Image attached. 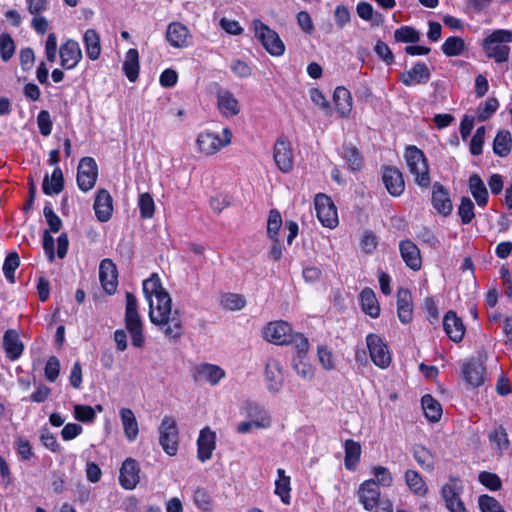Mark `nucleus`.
I'll return each instance as SVG.
<instances>
[{
    "instance_id": "nucleus-48",
    "label": "nucleus",
    "mask_w": 512,
    "mask_h": 512,
    "mask_svg": "<svg viewBox=\"0 0 512 512\" xmlns=\"http://www.w3.org/2000/svg\"><path fill=\"white\" fill-rule=\"evenodd\" d=\"M165 291L166 290L162 287L161 280L156 273L152 274L150 278L143 282V293L148 301Z\"/></svg>"
},
{
    "instance_id": "nucleus-5",
    "label": "nucleus",
    "mask_w": 512,
    "mask_h": 512,
    "mask_svg": "<svg viewBox=\"0 0 512 512\" xmlns=\"http://www.w3.org/2000/svg\"><path fill=\"white\" fill-rule=\"evenodd\" d=\"M404 157L410 173L415 176L416 184L423 188L429 187L431 184L429 165L423 151L410 145L406 148Z\"/></svg>"
},
{
    "instance_id": "nucleus-9",
    "label": "nucleus",
    "mask_w": 512,
    "mask_h": 512,
    "mask_svg": "<svg viewBox=\"0 0 512 512\" xmlns=\"http://www.w3.org/2000/svg\"><path fill=\"white\" fill-rule=\"evenodd\" d=\"M165 39L169 45L176 49H185L192 45L193 36L189 28L179 21L168 24Z\"/></svg>"
},
{
    "instance_id": "nucleus-22",
    "label": "nucleus",
    "mask_w": 512,
    "mask_h": 512,
    "mask_svg": "<svg viewBox=\"0 0 512 512\" xmlns=\"http://www.w3.org/2000/svg\"><path fill=\"white\" fill-rule=\"evenodd\" d=\"M112 202V196L106 189L98 190L93 208L99 221L107 222L111 218L113 212Z\"/></svg>"
},
{
    "instance_id": "nucleus-45",
    "label": "nucleus",
    "mask_w": 512,
    "mask_h": 512,
    "mask_svg": "<svg viewBox=\"0 0 512 512\" xmlns=\"http://www.w3.org/2000/svg\"><path fill=\"white\" fill-rule=\"evenodd\" d=\"M306 354L307 351L300 352L299 349H296V356L293 358V368L300 377L311 380L314 373L312 366L305 362Z\"/></svg>"
},
{
    "instance_id": "nucleus-43",
    "label": "nucleus",
    "mask_w": 512,
    "mask_h": 512,
    "mask_svg": "<svg viewBox=\"0 0 512 512\" xmlns=\"http://www.w3.org/2000/svg\"><path fill=\"white\" fill-rule=\"evenodd\" d=\"M512 147V137L508 130H501L497 133L493 141V151L500 157H506Z\"/></svg>"
},
{
    "instance_id": "nucleus-24",
    "label": "nucleus",
    "mask_w": 512,
    "mask_h": 512,
    "mask_svg": "<svg viewBox=\"0 0 512 512\" xmlns=\"http://www.w3.org/2000/svg\"><path fill=\"white\" fill-rule=\"evenodd\" d=\"M265 377L269 391L276 393L283 385V374L280 362L275 358H269L265 365Z\"/></svg>"
},
{
    "instance_id": "nucleus-11",
    "label": "nucleus",
    "mask_w": 512,
    "mask_h": 512,
    "mask_svg": "<svg viewBox=\"0 0 512 512\" xmlns=\"http://www.w3.org/2000/svg\"><path fill=\"white\" fill-rule=\"evenodd\" d=\"M366 342L372 362L380 368L388 367L391 363V355L383 340L376 334H369Z\"/></svg>"
},
{
    "instance_id": "nucleus-62",
    "label": "nucleus",
    "mask_w": 512,
    "mask_h": 512,
    "mask_svg": "<svg viewBox=\"0 0 512 512\" xmlns=\"http://www.w3.org/2000/svg\"><path fill=\"white\" fill-rule=\"evenodd\" d=\"M479 482L492 491H497L501 488V480L498 475L483 471L478 476Z\"/></svg>"
},
{
    "instance_id": "nucleus-50",
    "label": "nucleus",
    "mask_w": 512,
    "mask_h": 512,
    "mask_svg": "<svg viewBox=\"0 0 512 512\" xmlns=\"http://www.w3.org/2000/svg\"><path fill=\"white\" fill-rule=\"evenodd\" d=\"M20 265V258L16 252H10L3 264V273L10 283H15V271Z\"/></svg>"
},
{
    "instance_id": "nucleus-25",
    "label": "nucleus",
    "mask_w": 512,
    "mask_h": 512,
    "mask_svg": "<svg viewBox=\"0 0 512 512\" xmlns=\"http://www.w3.org/2000/svg\"><path fill=\"white\" fill-rule=\"evenodd\" d=\"M462 373L468 384L481 386L485 381V367L478 360L472 359L462 366Z\"/></svg>"
},
{
    "instance_id": "nucleus-10",
    "label": "nucleus",
    "mask_w": 512,
    "mask_h": 512,
    "mask_svg": "<svg viewBox=\"0 0 512 512\" xmlns=\"http://www.w3.org/2000/svg\"><path fill=\"white\" fill-rule=\"evenodd\" d=\"M98 166L92 157H83L77 168V185L80 190H91L97 181Z\"/></svg>"
},
{
    "instance_id": "nucleus-49",
    "label": "nucleus",
    "mask_w": 512,
    "mask_h": 512,
    "mask_svg": "<svg viewBox=\"0 0 512 512\" xmlns=\"http://www.w3.org/2000/svg\"><path fill=\"white\" fill-rule=\"evenodd\" d=\"M396 42L417 43L420 40V33L411 26H402L394 32Z\"/></svg>"
},
{
    "instance_id": "nucleus-40",
    "label": "nucleus",
    "mask_w": 512,
    "mask_h": 512,
    "mask_svg": "<svg viewBox=\"0 0 512 512\" xmlns=\"http://www.w3.org/2000/svg\"><path fill=\"white\" fill-rule=\"evenodd\" d=\"M123 71L130 82H135L139 75V54L136 49H129L123 63Z\"/></svg>"
},
{
    "instance_id": "nucleus-54",
    "label": "nucleus",
    "mask_w": 512,
    "mask_h": 512,
    "mask_svg": "<svg viewBox=\"0 0 512 512\" xmlns=\"http://www.w3.org/2000/svg\"><path fill=\"white\" fill-rule=\"evenodd\" d=\"M499 107V102L496 98H489L484 103L480 104L477 108V117L479 121H486Z\"/></svg>"
},
{
    "instance_id": "nucleus-6",
    "label": "nucleus",
    "mask_w": 512,
    "mask_h": 512,
    "mask_svg": "<svg viewBox=\"0 0 512 512\" xmlns=\"http://www.w3.org/2000/svg\"><path fill=\"white\" fill-rule=\"evenodd\" d=\"M253 27L256 38L268 53L273 56H281L284 54L285 45L274 30L258 19L253 21Z\"/></svg>"
},
{
    "instance_id": "nucleus-59",
    "label": "nucleus",
    "mask_w": 512,
    "mask_h": 512,
    "mask_svg": "<svg viewBox=\"0 0 512 512\" xmlns=\"http://www.w3.org/2000/svg\"><path fill=\"white\" fill-rule=\"evenodd\" d=\"M43 214L46 219L47 224L49 225V231L53 233H57L62 227V220L59 216L53 211L51 205L47 203L43 209Z\"/></svg>"
},
{
    "instance_id": "nucleus-29",
    "label": "nucleus",
    "mask_w": 512,
    "mask_h": 512,
    "mask_svg": "<svg viewBox=\"0 0 512 512\" xmlns=\"http://www.w3.org/2000/svg\"><path fill=\"white\" fill-rule=\"evenodd\" d=\"M3 347L5 349L6 356L12 361L18 359L24 350V346L19 339L18 333L13 329H9L4 333Z\"/></svg>"
},
{
    "instance_id": "nucleus-30",
    "label": "nucleus",
    "mask_w": 512,
    "mask_h": 512,
    "mask_svg": "<svg viewBox=\"0 0 512 512\" xmlns=\"http://www.w3.org/2000/svg\"><path fill=\"white\" fill-rule=\"evenodd\" d=\"M196 142L199 150L207 155H213L222 148V139L211 132L199 134Z\"/></svg>"
},
{
    "instance_id": "nucleus-17",
    "label": "nucleus",
    "mask_w": 512,
    "mask_h": 512,
    "mask_svg": "<svg viewBox=\"0 0 512 512\" xmlns=\"http://www.w3.org/2000/svg\"><path fill=\"white\" fill-rule=\"evenodd\" d=\"M215 448L216 433L209 427L201 429L197 440V458L201 462L209 460Z\"/></svg>"
},
{
    "instance_id": "nucleus-34",
    "label": "nucleus",
    "mask_w": 512,
    "mask_h": 512,
    "mask_svg": "<svg viewBox=\"0 0 512 512\" xmlns=\"http://www.w3.org/2000/svg\"><path fill=\"white\" fill-rule=\"evenodd\" d=\"M345 457L344 465L347 470L354 471L360 461L361 445L352 439H347L344 443Z\"/></svg>"
},
{
    "instance_id": "nucleus-46",
    "label": "nucleus",
    "mask_w": 512,
    "mask_h": 512,
    "mask_svg": "<svg viewBox=\"0 0 512 512\" xmlns=\"http://www.w3.org/2000/svg\"><path fill=\"white\" fill-rule=\"evenodd\" d=\"M343 158L345 159L348 168L355 172L359 171L363 166V157L360 151L352 145H344Z\"/></svg>"
},
{
    "instance_id": "nucleus-27",
    "label": "nucleus",
    "mask_w": 512,
    "mask_h": 512,
    "mask_svg": "<svg viewBox=\"0 0 512 512\" xmlns=\"http://www.w3.org/2000/svg\"><path fill=\"white\" fill-rule=\"evenodd\" d=\"M412 295L408 289L399 288L397 292V314L403 324L412 320Z\"/></svg>"
},
{
    "instance_id": "nucleus-39",
    "label": "nucleus",
    "mask_w": 512,
    "mask_h": 512,
    "mask_svg": "<svg viewBox=\"0 0 512 512\" xmlns=\"http://www.w3.org/2000/svg\"><path fill=\"white\" fill-rule=\"evenodd\" d=\"M87 56L91 60H97L101 53L100 36L94 29H88L83 37Z\"/></svg>"
},
{
    "instance_id": "nucleus-57",
    "label": "nucleus",
    "mask_w": 512,
    "mask_h": 512,
    "mask_svg": "<svg viewBox=\"0 0 512 512\" xmlns=\"http://www.w3.org/2000/svg\"><path fill=\"white\" fill-rule=\"evenodd\" d=\"M138 205L142 218H151L154 215L155 205L152 196L149 193H142L139 196Z\"/></svg>"
},
{
    "instance_id": "nucleus-44",
    "label": "nucleus",
    "mask_w": 512,
    "mask_h": 512,
    "mask_svg": "<svg viewBox=\"0 0 512 512\" xmlns=\"http://www.w3.org/2000/svg\"><path fill=\"white\" fill-rule=\"evenodd\" d=\"M488 438L499 455H502L503 452L509 448L510 442L506 429L503 426L496 427L489 433Z\"/></svg>"
},
{
    "instance_id": "nucleus-55",
    "label": "nucleus",
    "mask_w": 512,
    "mask_h": 512,
    "mask_svg": "<svg viewBox=\"0 0 512 512\" xmlns=\"http://www.w3.org/2000/svg\"><path fill=\"white\" fill-rule=\"evenodd\" d=\"M458 214L461 218L462 224H469L473 218L474 214V203L468 197H462L460 206L458 208Z\"/></svg>"
},
{
    "instance_id": "nucleus-1",
    "label": "nucleus",
    "mask_w": 512,
    "mask_h": 512,
    "mask_svg": "<svg viewBox=\"0 0 512 512\" xmlns=\"http://www.w3.org/2000/svg\"><path fill=\"white\" fill-rule=\"evenodd\" d=\"M149 302V318L170 340H178L183 334V322L178 309L172 311V299L167 291Z\"/></svg>"
},
{
    "instance_id": "nucleus-35",
    "label": "nucleus",
    "mask_w": 512,
    "mask_h": 512,
    "mask_svg": "<svg viewBox=\"0 0 512 512\" xmlns=\"http://www.w3.org/2000/svg\"><path fill=\"white\" fill-rule=\"evenodd\" d=\"M120 418L126 438L129 441H134L138 436L139 428L133 411L129 408H122L120 410Z\"/></svg>"
},
{
    "instance_id": "nucleus-23",
    "label": "nucleus",
    "mask_w": 512,
    "mask_h": 512,
    "mask_svg": "<svg viewBox=\"0 0 512 512\" xmlns=\"http://www.w3.org/2000/svg\"><path fill=\"white\" fill-rule=\"evenodd\" d=\"M225 376V371L217 365L202 363L195 367L193 377L195 381H205L216 385Z\"/></svg>"
},
{
    "instance_id": "nucleus-16",
    "label": "nucleus",
    "mask_w": 512,
    "mask_h": 512,
    "mask_svg": "<svg viewBox=\"0 0 512 512\" xmlns=\"http://www.w3.org/2000/svg\"><path fill=\"white\" fill-rule=\"evenodd\" d=\"M99 278L104 291L112 295L118 285V272L116 265L110 259H103L99 266Z\"/></svg>"
},
{
    "instance_id": "nucleus-4",
    "label": "nucleus",
    "mask_w": 512,
    "mask_h": 512,
    "mask_svg": "<svg viewBox=\"0 0 512 512\" xmlns=\"http://www.w3.org/2000/svg\"><path fill=\"white\" fill-rule=\"evenodd\" d=\"M125 297V327L131 335L132 345L141 348L144 345L145 339L143 335V323L138 312V301L131 292H126Z\"/></svg>"
},
{
    "instance_id": "nucleus-8",
    "label": "nucleus",
    "mask_w": 512,
    "mask_h": 512,
    "mask_svg": "<svg viewBox=\"0 0 512 512\" xmlns=\"http://www.w3.org/2000/svg\"><path fill=\"white\" fill-rule=\"evenodd\" d=\"M316 215L321 224L328 228H334L338 224V214L332 199L325 194H317L315 197Z\"/></svg>"
},
{
    "instance_id": "nucleus-53",
    "label": "nucleus",
    "mask_w": 512,
    "mask_h": 512,
    "mask_svg": "<svg viewBox=\"0 0 512 512\" xmlns=\"http://www.w3.org/2000/svg\"><path fill=\"white\" fill-rule=\"evenodd\" d=\"M221 304L224 308L235 311L241 310L245 306L246 301L240 294L226 293L221 297Z\"/></svg>"
},
{
    "instance_id": "nucleus-36",
    "label": "nucleus",
    "mask_w": 512,
    "mask_h": 512,
    "mask_svg": "<svg viewBox=\"0 0 512 512\" xmlns=\"http://www.w3.org/2000/svg\"><path fill=\"white\" fill-rule=\"evenodd\" d=\"M64 188V177L63 172L59 167H56L51 175V181L49 182V176L45 175L42 183V190L46 195L59 194Z\"/></svg>"
},
{
    "instance_id": "nucleus-52",
    "label": "nucleus",
    "mask_w": 512,
    "mask_h": 512,
    "mask_svg": "<svg viewBox=\"0 0 512 512\" xmlns=\"http://www.w3.org/2000/svg\"><path fill=\"white\" fill-rule=\"evenodd\" d=\"M282 217L279 211L271 210L267 221V234L272 240L278 239V233L282 227Z\"/></svg>"
},
{
    "instance_id": "nucleus-3",
    "label": "nucleus",
    "mask_w": 512,
    "mask_h": 512,
    "mask_svg": "<svg viewBox=\"0 0 512 512\" xmlns=\"http://www.w3.org/2000/svg\"><path fill=\"white\" fill-rule=\"evenodd\" d=\"M512 42V31L498 29L493 31L483 40L485 55L494 59L496 63H503L509 59L510 47L507 43Z\"/></svg>"
},
{
    "instance_id": "nucleus-63",
    "label": "nucleus",
    "mask_w": 512,
    "mask_h": 512,
    "mask_svg": "<svg viewBox=\"0 0 512 512\" xmlns=\"http://www.w3.org/2000/svg\"><path fill=\"white\" fill-rule=\"evenodd\" d=\"M45 377L49 382H55L60 373V362L57 357L51 356L45 365Z\"/></svg>"
},
{
    "instance_id": "nucleus-20",
    "label": "nucleus",
    "mask_w": 512,
    "mask_h": 512,
    "mask_svg": "<svg viewBox=\"0 0 512 512\" xmlns=\"http://www.w3.org/2000/svg\"><path fill=\"white\" fill-rule=\"evenodd\" d=\"M432 205L443 216L451 214L453 205L448 190L439 182L432 187Z\"/></svg>"
},
{
    "instance_id": "nucleus-60",
    "label": "nucleus",
    "mask_w": 512,
    "mask_h": 512,
    "mask_svg": "<svg viewBox=\"0 0 512 512\" xmlns=\"http://www.w3.org/2000/svg\"><path fill=\"white\" fill-rule=\"evenodd\" d=\"M290 478L277 479L275 482V494H277L281 501L288 505L290 504Z\"/></svg>"
},
{
    "instance_id": "nucleus-2",
    "label": "nucleus",
    "mask_w": 512,
    "mask_h": 512,
    "mask_svg": "<svg viewBox=\"0 0 512 512\" xmlns=\"http://www.w3.org/2000/svg\"><path fill=\"white\" fill-rule=\"evenodd\" d=\"M264 337L267 341L276 345H294L300 352L308 351V339L301 333H292L291 326L286 321L270 322L264 329Z\"/></svg>"
},
{
    "instance_id": "nucleus-51",
    "label": "nucleus",
    "mask_w": 512,
    "mask_h": 512,
    "mask_svg": "<svg viewBox=\"0 0 512 512\" xmlns=\"http://www.w3.org/2000/svg\"><path fill=\"white\" fill-rule=\"evenodd\" d=\"M15 43L9 33L0 35V57L4 62H8L15 53Z\"/></svg>"
},
{
    "instance_id": "nucleus-42",
    "label": "nucleus",
    "mask_w": 512,
    "mask_h": 512,
    "mask_svg": "<svg viewBox=\"0 0 512 512\" xmlns=\"http://www.w3.org/2000/svg\"><path fill=\"white\" fill-rule=\"evenodd\" d=\"M422 409L426 418L431 422H438L442 416L441 404L430 394H426L421 399Z\"/></svg>"
},
{
    "instance_id": "nucleus-26",
    "label": "nucleus",
    "mask_w": 512,
    "mask_h": 512,
    "mask_svg": "<svg viewBox=\"0 0 512 512\" xmlns=\"http://www.w3.org/2000/svg\"><path fill=\"white\" fill-rule=\"evenodd\" d=\"M217 106L225 117H233L239 114L240 105L234 95L228 90H220L217 93Z\"/></svg>"
},
{
    "instance_id": "nucleus-61",
    "label": "nucleus",
    "mask_w": 512,
    "mask_h": 512,
    "mask_svg": "<svg viewBox=\"0 0 512 512\" xmlns=\"http://www.w3.org/2000/svg\"><path fill=\"white\" fill-rule=\"evenodd\" d=\"M95 416V411L91 406L80 404L74 406V417L78 421L89 423L95 419Z\"/></svg>"
},
{
    "instance_id": "nucleus-21",
    "label": "nucleus",
    "mask_w": 512,
    "mask_h": 512,
    "mask_svg": "<svg viewBox=\"0 0 512 512\" xmlns=\"http://www.w3.org/2000/svg\"><path fill=\"white\" fill-rule=\"evenodd\" d=\"M443 328L449 339L455 343L462 341L466 330L462 319L452 310L445 314Z\"/></svg>"
},
{
    "instance_id": "nucleus-18",
    "label": "nucleus",
    "mask_w": 512,
    "mask_h": 512,
    "mask_svg": "<svg viewBox=\"0 0 512 512\" xmlns=\"http://www.w3.org/2000/svg\"><path fill=\"white\" fill-rule=\"evenodd\" d=\"M61 66L64 69H73L82 59V52L78 42L69 39L59 49Z\"/></svg>"
},
{
    "instance_id": "nucleus-14",
    "label": "nucleus",
    "mask_w": 512,
    "mask_h": 512,
    "mask_svg": "<svg viewBox=\"0 0 512 512\" xmlns=\"http://www.w3.org/2000/svg\"><path fill=\"white\" fill-rule=\"evenodd\" d=\"M380 488L374 479L364 481L358 489L360 503L367 511L373 510L380 501Z\"/></svg>"
},
{
    "instance_id": "nucleus-56",
    "label": "nucleus",
    "mask_w": 512,
    "mask_h": 512,
    "mask_svg": "<svg viewBox=\"0 0 512 512\" xmlns=\"http://www.w3.org/2000/svg\"><path fill=\"white\" fill-rule=\"evenodd\" d=\"M481 512H505L500 502L489 495H481L478 499Z\"/></svg>"
},
{
    "instance_id": "nucleus-47",
    "label": "nucleus",
    "mask_w": 512,
    "mask_h": 512,
    "mask_svg": "<svg viewBox=\"0 0 512 512\" xmlns=\"http://www.w3.org/2000/svg\"><path fill=\"white\" fill-rule=\"evenodd\" d=\"M442 52L448 56H459L465 50L464 40L458 36L448 37L441 46Z\"/></svg>"
},
{
    "instance_id": "nucleus-38",
    "label": "nucleus",
    "mask_w": 512,
    "mask_h": 512,
    "mask_svg": "<svg viewBox=\"0 0 512 512\" xmlns=\"http://www.w3.org/2000/svg\"><path fill=\"white\" fill-rule=\"evenodd\" d=\"M463 491V485L459 478L450 477L449 482L441 489V494L445 500L446 506H452L454 501L460 499V494Z\"/></svg>"
},
{
    "instance_id": "nucleus-7",
    "label": "nucleus",
    "mask_w": 512,
    "mask_h": 512,
    "mask_svg": "<svg viewBox=\"0 0 512 512\" xmlns=\"http://www.w3.org/2000/svg\"><path fill=\"white\" fill-rule=\"evenodd\" d=\"M159 443L170 456L176 455L179 445V432L176 421L171 416H164L159 426Z\"/></svg>"
},
{
    "instance_id": "nucleus-32",
    "label": "nucleus",
    "mask_w": 512,
    "mask_h": 512,
    "mask_svg": "<svg viewBox=\"0 0 512 512\" xmlns=\"http://www.w3.org/2000/svg\"><path fill=\"white\" fill-rule=\"evenodd\" d=\"M469 190L480 207H485L488 202V190L478 174H472L469 177Z\"/></svg>"
},
{
    "instance_id": "nucleus-13",
    "label": "nucleus",
    "mask_w": 512,
    "mask_h": 512,
    "mask_svg": "<svg viewBox=\"0 0 512 512\" xmlns=\"http://www.w3.org/2000/svg\"><path fill=\"white\" fill-rule=\"evenodd\" d=\"M140 465L134 458H126L119 471V483L126 490H133L140 482Z\"/></svg>"
},
{
    "instance_id": "nucleus-64",
    "label": "nucleus",
    "mask_w": 512,
    "mask_h": 512,
    "mask_svg": "<svg viewBox=\"0 0 512 512\" xmlns=\"http://www.w3.org/2000/svg\"><path fill=\"white\" fill-rule=\"evenodd\" d=\"M15 449L22 460L28 461L34 457L30 442L23 437H19L16 440Z\"/></svg>"
},
{
    "instance_id": "nucleus-15",
    "label": "nucleus",
    "mask_w": 512,
    "mask_h": 512,
    "mask_svg": "<svg viewBox=\"0 0 512 512\" xmlns=\"http://www.w3.org/2000/svg\"><path fill=\"white\" fill-rule=\"evenodd\" d=\"M382 182L391 196L398 197L405 190V182L402 172L393 166L383 168Z\"/></svg>"
},
{
    "instance_id": "nucleus-28",
    "label": "nucleus",
    "mask_w": 512,
    "mask_h": 512,
    "mask_svg": "<svg viewBox=\"0 0 512 512\" xmlns=\"http://www.w3.org/2000/svg\"><path fill=\"white\" fill-rule=\"evenodd\" d=\"M401 256L408 267L417 271L421 268V256L418 247L410 240H403L399 244Z\"/></svg>"
},
{
    "instance_id": "nucleus-12",
    "label": "nucleus",
    "mask_w": 512,
    "mask_h": 512,
    "mask_svg": "<svg viewBox=\"0 0 512 512\" xmlns=\"http://www.w3.org/2000/svg\"><path fill=\"white\" fill-rule=\"evenodd\" d=\"M275 164L280 171L288 173L293 168V152L291 144L285 136H280L276 140L273 149Z\"/></svg>"
},
{
    "instance_id": "nucleus-31",
    "label": "nucleus",
    "mask_w": 512,
    "mask_h": 512,
    "mask_svg": "<svg viewBox=\"0 0 512 512\" xmlns=\"http://www.w3.org/2000/svg\"><path fill=\"white\" fill-rule=\"evenodd\" d=\"M247 417L254 421L256 429L267 428L271 424V418L266 410L257 403L248 402L245 406Z\"/></svg>"
},
{
    "instance_id": "nucleus-33",
    "label": "nucleus",
    "mask_w": 512,
    "mask_h": 512,
    "mask_svg": "<svg viewBox=\"0 0 512 512\" xmlns=\"http://www.w3.org/2000/svg\"><path fill=\"white\" fill-rule=\"evenodd\" d=\"M333 100L341 117H345L350 113L352 109V96L348 89L338 86L334 91Z\"/></svg>"
},
{
    "instance_id": "nucleus-37",
    "label": "nucleus",
    "mask_w": 512,
    "mask_h": 512,
    "mask_svg": "<svg viewBox=\"0 0 512 512\" xmlns=\"http://www.w3.org/2000/svg\"><path fill=\"white\" fill-rule=\"evenodd\" d=\"M360 300L362 305V310L371 316L372 318H377L380 314V307L377 301L376 295L374 291L370 288H365L360 293Z\"/></svg>"
},
{
    "instance_id": "nucleus-19",
    "label": "nucleus",
    "mask_w": 512,
    "mask_h": 512,
    "mask_svg": "<svg viewBox=\"0 0 512 512\" xmlns=\"http://www.w3.org/2000/svg\"><path fill=\"white\" fill-rule=\"evenodd\" d=\"M431 73L428 66L423 62L416 63L412 69L404 71L400 75V81L405 86L425 84L430 80Z\"/></svg>"
},
{
    "instance_id": "nucleus-58",
    "label": "nucleus",
    "mask_w": 512,
    "mask_h": 512,
    "mask_svg": "<svg viewBox=\"0 0 512 512\" xmlns=\"http://www.w3.org/2000/svg\"><path fill=\"white\" fill-rule=\"evenodd\" d=\"M413 456L416 462L427 469H432V456L428 449H426L424 446L416 445L413 448Z\"/></svg>"
},
{
    "instance_id": "nucleus-41",
    "label": "nucleus",
    "mask_w": 512,
    "mask_h": 512,
    "mask_svg": "<svg viewBox=\"0 0 512 512\" xmlns=\"http://www.w3.org/2000/svg\"><path fill=\"white\" fill-rule=\"evenodd\" d=\"M405 482L409 489L417 496L424 497L428 492L425 481L415 470L408 469L405 472Z\"/></svg>"
}]
</instances>
